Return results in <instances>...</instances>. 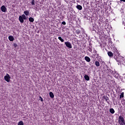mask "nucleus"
<instances>
[{
  "mask_svg": "<svg viewBox=\"0 0 125 125\" xmlns=\"http://www.w3.org/2000/svg\"><path fill=\"white\" fill-rule=\"evenodd\" d=\"M120 98H123L124 97V92L122 93V94L120 96Z\"/></svg>",
  "mask_w": 125,
  "mask_h": 125,
  "instance_id": "27",
  "label": "nucleus"
},
{
  "mask_svg": "<svg viewBox=\"0 0 125 125\" xmlns=\"http://www.w3.org/2000/svg\"><path fill=\"white\" fill-rule=\"evenodd\" d=\"M84 59L87 62H90V58L89 57L85 56Z\"/></svg>",
  "mask_w": 125,
  "mask_h": 125,
  "instance_id": "11",
  "label": "nucleus"
},
{
  "mask_svg": "<svg viewBox=\"0 0 125 125\" xmlns=\"http://www.w3.org/2000/svg\"><path fill=\"white\" fill-rule=\"evenodd\" d=\"M4 79L6 82H7V83H9L10 82V76L8 74H6V76H4Z\"/></svg>",
  "mask_w": 125,
  "mask_h": 125,
  "instance_id": "3",
  "label": "nucleus"
},
{
  "mask_svg": "<svg viewBox=\"0 0 125 125\" xmlns=\"http://www.w3.org/2000/svg\"><path fill=\"white\" fill-rule=\"evenodd\" d=\"M49 96L51 97V98H54V94H53L52 92H49Z\"/></svg>",
  "mask_w": 125,
  "mask_h": 125,
  "instance_id": "13",
  "label": "nucleus"
},
{
  "mask_svg": "<svg viewBox=\"0 0 125 125\" xmlns=\"http://www.w3.org/2000/svg\"><path fill=\"white\" fill-rule=\"evenodd\" d=\"M1 10L2 12H6L7 9H6V7H5V6L2 5L1 7Z\"/></svg>",
  "mask_w": 125,
  "mask_h": 125,
  "instance_id": "5",
  "label": "nucleus"
},
{
  "mask_svg": "<svg viewBox=\"0 0 125 125\" xmlns=\"http://www.w3.org/2000/svg\"><path fill=\"white\" fill-rule=\"evenodd\" d=\"M95 64L97 67H99V66H100V63H99V62L98 61H96Z\"/></svg>",
  "mask_w": 125,
  "mask_h": 125,
  "instance_id": "16",
  "label": "nucleus"
},
{
  "mask_svg": "<svg viewBox=\"0 0 125 125\" xmlns=\"http://www.w3.org/2000/svg\"><path fill=\"white\" fill-rule=\"evenodd\" d=\"M103 98H104V100H105V101L107 102V103H109V101H108L109 98H108V97H107V96H104Z\"/></svg>",
  "mask_w": 125,
  "mask_h": 125,
  "instance_id": "14",
  "label": "nucleus"
},
{
  "mask_svg": "<svg viewBox=\"0 0 125 125\" xmlns=\"http://www.w3.org/2000/svg\"><path fill=\"white\" fill-rule=\"evenodd\" d=\"M64 43L67 47H68V48H72V44L71 42H65Z\"/></svg>",
  "mask_w": 125,
  "mask_h": 125,
  "instance_id": "4",
  "label": "nucleus"
},
{
  "mask_svg": "<svg viewBox=\"0 0 125 125\" xmlns=\"http://www.w3.org/2000/svg\"><path fill=\"white\" fill-rule=\"evenodd\" d=\"M19 19L21 23H24V20L23 19V18L21 16L19 17Z\"/></svg>",
  "mask_w": 125,
  "mask_h": 125,
  "instance_id": "9",
  "label": "nucleus"
},
{
  "mask_svg": "<svg viewBox=\"0 0 125 125\" xmlns=\"http://www.w3.org/2000/svg\"><path fill=\"white\" fill-rule=\"evenodd\" d=\"M118 124H119L120 125H125V119H124V117H123V116H119Z\"/></svg>",
  "mask_w": 125,
  "mask_h": 125,
  "instance_id": "1",
  "label": "nucleus"
},
{
  "mask_svg": "<svg viewBox=\"0 0 125 125\" xmlns=\"http://www.w3.org/2000/svg\"><path fill=\"white\" fill-rule=\"evenodd\" d=\"M58 39L62 42H64V40L62 39L61 37H59Z\"/></svg>",
  "mask_w": 125,
  "mask_h": 125,
  "instance_id": "20",
  "label": "nucleus"
},
{
  "mask_svg": "<svg viewBox=\"0 0 125 125\" xmlns=\"http://www.w3.org/2000/svg\"><path fill=\"white\" fill-rule=\"evenodd\" d=\"M18 125H24V123H23V121H20L18 123Z\"/></svg>",
  "mask_w": 125,
  "mask_h": 125,
  "instance_id": "23",
  "label": "nucleus"
},
{
  "mask_svg": "<svg viewBox=\"0 0 125 125\" xmlns=\"http://www.w3.org/2000/svg\"><path fill=\"white\" fill-rule=\"evenodd\" d=\"M24 13L25 14L26 16H28V15H29V11L26 10L24 12Z\"/></svg>",
  "mask_w": 125,
  "mask_h": 125,
  "instance_id": "19",
  "label": "nucleus"
},
{
  "mask_svg": "<svg viewBox=\"0 0 125 125\" xmlns=\"http://www.w3.org/2000/svg\"><path fill=\"white\" fill-rule=\"evenodd\" d=\"M107 54H108V56H109V57H113V56L114 55V54H113V53L112 52H108Z\"/></svg>",
  "mask_w": 125,
  "mask_h": 125,
  "instance_id": "12",
  "label": "nucleus"
},
{
  "mask_svg": "<svg viewBox=\"0 0 125 125\" xmlns=\"http://www.w3.org/2000/svg\"><path fill=\"white\" fill-rule=\"evenodd\" d=\"M21 17L22 18L23 20H27V17L24 14L21 16Z\"/></svg>",
  "mask_w": 125,
  "mask_h": 125,
  "instance_id": "21",
  "label": "nucleus"
},
{
  "mask_svg": "<svg viewBox=\"0 0 125 125\" xmlns=\"http://www.w3.org/2000/svg\"><path fill=\"white\" fill-rule=\"evenodd\" d=\"M84 78L86 81H89V76L88 75H84Z\"/></svg>",
  "mask_w": 125,
  "mask_h": 125,
  "instance_id": "15",
  "label": "nucleus"
},
{
  "mask_svg": "<svg viewBox=\"0 0 125 125\" xmlns=\"http://www.w3.org/2000/svg\"><path fill=\"white\" fill-rule=\"evenodd\" d=\"M112 51L113 52L114 55L115 56H119L120 55V53H119V51H118V49L116 47H113L112 48Z\"/></svg>",
  "mask_w": 125,
  "mask_h": 125,
  "instance_id": "2",
  "label": "nucleus"
},
{
  "mask_svg": "<svg viewBox=\"0 0 125 125\" xmlns=\"http://www.w3.org/2000/svg\"><path fill=\"white\" fill-rule=\"evenodd\" d=\"M95 53H96V54H97V52L96 51V50H95Z\"/></svg>",
  "mask_w": 125,
  "mask_h": 125,
  "instance_id": "32",
  "label": "nucleus"
},
{
  "mask_svg": "<svg viewBox=\"0 0 125 125\" xmlns=\"http://www.w3.org/2000/svg\"><path fill=\"white\" fill-rule=\"evenodd\" d=\"M62 25H66V22L65 21H62Z\"/></svg>",
  "mask_w": 125,
  "mask_h": 125,
  "instance_id": "28",
  "label": "nucleus"
},
{
  "mask_svg": "<svg viewBox=\"0 0 125 125\" xmlns=\"http://www.w3.org/2000/svg\"><path fill=\"white\" fill-rule=\"evenodd\" d=\"M39 100H40L41 102H42V101H43V99H42V98L41 96L39 97Z\"/></svg>",
  "mask_w": 125,
  "mask_h": 125,
  "instance_id": "26",
  "label": "nucleus"
},
{
  "mask_svg": "<svg viewBox=\"0 0 125 125\" xmlns=\"http://www.w3.org/2000/svg\"><path fill=\"white\" fill-rule=\"evenodd\" d=\"M109 112L111 114H114L115 113V110L113 108H110L109 109Z\"/></svg>",
  "mask_w": 125,
  "mask_h": 125,
  "instance_id": "17",
  "label": "nucleus"
},
{
  "mask_svg": "<svg viewBox=\"0 0 125 125\" xmlns=\"http://www.w3.org/2000/svg\"><path fill=\"white\" fill-rule=\"evenodd\" d=\"M29 21L30 22H34V21H35V20H34L33 18L30 17V18H29Z\"/></svg>",
  "mask_w": 125,
  "mask_h": 125,
  "instance_id": "18",
  "label": "nucleus"
},
{
  "mask_svg": "<svg viewBox=\"0 0 125 125\" xmlns=\"http://www.w3.org/2000/svg\"><path fill=\"white\" fill-rule=\"evenodd\" d=\"M87 50L88 51H90V52H92V46L89 44V46L87 47Z\"/></svg>",
  "mask_w": 125,
  "mask_h": 125,
  "instance_id": "6",
  "label": "nucleus"
},
{
  "mask_svg": "<svg viewBox=\"0 0 125 125\" xmlns=\"http://www.w3.org/2000/svg\"><path fill=\"white\" fill-rule=\"evenodd\" d=\"M121 1H124V2H125V0H120Z\"/></svg>",
  "mask_w": 125,
  "mask_h": 125,
  "instance_id": "31",
  "label": "nucleus"
},
{
  "mask_svg": "<svg viewBox=\"0 0 125 125\" xmlns=\"http://www.w3.org/2000/svg\"><path fill=\"white\" fill-rule=\"evenodd\" d=\"M35 0H32V1H31V4H32V5H35Z\"/></svg>",
  "mask_w": 125,
  "mask_h": 125,
  "instance_id": "24",
  "label": "nucleus"
},
{
  "mask_svg": "<svg viewBox=\"0 0 125 125\" xmlns=\"http://www.w3.org/2000/svg\"><path fill=\"white\" fill-rule=\"evenodd\" d=\"M99 57V55L98 54H97V58Z\"/></svg>",
  "mask_w": 125,
  "mask_h": 125,
  "instance_id": "30",
  "label": "nucleus"
},
{
  "mask_svg": "<svg viewBox=\"0 0 125 125\" xmlns=\"http://www.w3.org/2000/svg\"><path fill=\"white\" fill-rule=\"evenodd\" d=\"M125 74H123V76H125Z\"/></svg>",
  "mask_w": 125,
  "mask_h": 125,
  "instance_id": "33",
  "label": "nucleus"
},
{
  "mask_svg": "<svg viewBox=\"0 0 125 125\" xmlns=\"http://www.w3.org/2000/svg\"><path fill=\"white\" fill-rule=\"evenodd\" d=\"M8 39L10 42H13L14 41V37L12 36H9Z\"/></svg>",
  "mask_w": 125,
  "mask_h": 125,
  "instance_id": "8",
  "label": "nucleus"
},
{
  "mask_svg": "<svg viewBox=\"0 0 125 125\" xmlns=\"http://www.w3.org/2000/svg\"><path fill=\"white\" fill-rule=\"evenodd\" d=\"M76 8H77L78 10H82V9H83V6H82L81 5H78L76 6Z\"/></svg>",
  "mask_w": 125,
  "mask_h": 125,
  "instance_id": "10",
  "label": "nucleus"
},
{
  "mask_svg": "<svg viewBox=\"0 0 125 125\" xmlns=\"http://www.w3.org/2000/svg\"><path fill=\"white\" fill-rule=\"evenodd\" d=\"M112 74L114 75V77H115V78H117V77H118V76H119V74H118L117 73V71H113Z\"/></svg>",
  "mask_w": 125,
  "mask_h": 125,
  "instance_id": "7",
  "label": "nucleus"
},
{
  "mask_svg": "<svg viewBox=\"0 0 125 125\" xmlns=\"http://www.w3.org/2000/svg\"><path fill=\"white\" fill-rule=\"evenodd\" d=\"M76 33L77 34V35H80V34H81V30L79 29H77L76 31Z\"/></svg>",
  "mask_w": 125,
  "mask_h": 125,
  "instance_id": "22",
  "label": "nucleus"
},
{
  "mask_svg": "<svg viewBox=\"0 0 125 125\" xmlns=\"http://www.w3.org/2000/svg\"><path fill=\"white\" fill-rule=\"evenodd\" d=\"M14 46L15 47H16L17 46V44H15H15H14Z\"/></svg>",
  "mask_w": 125,
  "mask_h": 125,
  "instance_id": "29",
  "label": "nucleus"
},
{
  "mask_svg": "<svg viewBox=\"0 0 125 125\" xmlns=\"http://www.w3.org/2000/svg\"><path fill=\"white\" fill-rule=\"evenodd\" d=\"M91 31H96L95 27H90Z\"/></svg>",
  "mask_w": 125,
  "mask_h": 125,
  "instance_id": "25",
  "label": "nucleus"
},
{
  "mask_svg": "<svg viewBox=\"0 0 125 125\" xmlns=\"http://www.w3.org/2000/svg\"><path fill=\"white\" fill-rule=\"evenodd\" d=\"M124 79H125V77H124Z\"/></svg>",
  "mask_w": 125,
  "mask_h": 125,
  "instance_id": "34",
  "label": "nucleus"
}]
</instances>
